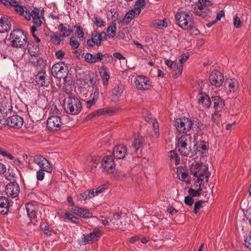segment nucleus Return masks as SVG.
<instances>
[{"mask_svg":"<svg viewBox=\"0 0 251 251\" xmlns=\"http://www.w3.org/2000/svg\"><path fill=\"white\" fill-rule=\"evenodd\" d=\"M11 28L10 22L6 18L0 19V33H4L10 30Z\"/></svg>","mask_w":251,"mask_h":251,"instance_id":"nucleus-30","label":"nucleus"},{"mask_svg":"<svg viewBox=\"0 0 251 251\" xmlns=\"http://www.w3.org/2000/svg\"><path fill=\"white\" fill-rule=\"evenodd\" d=\"M27 37L24 32L19 29L13 30L10 33L9 41L13 48H24L27 44Z\"/></svg>","mask_w":251,"mask_h":251,"instance_id":"nucleus-4","label":"nucleus"},{"mask_svg":"<svg viewBox=\"0 0 251 251\" xmlns=\"http://www.w3.org/2000/svg\"><path fill=\"white\" fill-rule=\"evenodd\" d=\"M144 138L139 134H135L134 140L132 143V147L134 149V151L136 152L138 150L141 148L144 145Z\"/></svg>","mask_w":251,"mask_h":251,"instance_id":"nucleus-27","label":"nucleus"},{"mask_svg":"<svg viewBox=\"0 0 251 251\" xmlns=\"http://www.w3.org/2000/svg\"><path fill=\"white\" fill-rule=\"evenodd\" d=\"M121 216L119 213H115L110 220V223L114 226H120L122 225Z\"/></svg>","mask_w":251,"mask_h":251,"instance_id":"nucleus-37","label":"nucleus"},{"mask_svg":"<svg viewBox=\"0 0 251 251\" xmlns=\"http://www.w3.org/2000/svg\"><path fill=\"white\" fill-rule=\"evenodd\" d=\"M102 57L103 55L100 52H99L95 55L87 53L84 56V60L86 62L92 64L101 61Z\"/></svg>","mask_w":251,"mask_h":251,"instance_id":"nucleus-26","label":"nucleus"},{"mask_svg":"<svg viewBox=\"0 0 251 251\" xmlns=\"http://www.w3.org/2000/svg\"><path fill=\"white\" fill-rule=\"evenodd\" d=\"M194 122L191 119L182 117L175 121V126L176 130L179 133H186L192 127Z\"/></svg>","mask_w":251,"mask_h":251,"instance_id":"nucleus-6","label":"nucleus"},{"mask_svg":"<svg viewBox=\"0 0 251 251\" xmlns=\"http://www.w3.org/2000/svg\"><path fill=\"white\" fill-rule=\"evenodd\" d=\"M146 2L145 0H138L136 1L134 8L141 10V8H144L146 6Z\"/></svg>","mask_w":251,"mask_h":251,"instance_id":"nucleus-45","label":"nucleus"},{"mask_svg":"<svg viewBox=\"0 0 251 251\" xmlns=\"http://www.w3.org/2000/svg\"><path fill=\"white\" fill-rule=\"evenodd\" d=\"M10 7H14V10L21 16L25 17V11H28L26 8H24L23 6L19 5L15 0H12V4Z\"/></svg>","mask_w":251,"mask_h":251,"instance_id":"nucleus-32","label":"nucleus"},{"mask_svg":"<svg viewBox=\"0 0 251 251\" xmlns=\"http://www.w3.org/2000/svg\"><path fill=\"white\" fill-rule=\"evenodd\" d=\"M44 12L42 10H40L37 8H34V9L30 12L29 10L25 11V18L27 20H30L32 17L33 18H43Z\"/></svg>","mask_w":251,"mask_h":251,"instance_id":"nucleus-22","label":"nucleus"},{"mask_svg":"<svg viewBox=\"0 0 251 251\" xmlns=\"http://www.w3.org/2000/svg\"><path fill=\"white\" fill-rule=\"evenodd\" d=\"M226 91L227 94L235 92L239 87V82L235 78L226 79L224 82Z\"/></svg>","mask_w":251,"mask_h":251,"instance_id":"nucleus-17","label":"nucleus"},{"mask_svg":"<svg viewBox=\"0 0 251 251\" xmlns=\"http://www.w3.org/2000/svg\"><path fill=\"white\" fill-rule=\"evenodd\" d=\"M127 154L126 147L123 145L115 146L113 150V157L117 159H123Z\"/></svg>","mask_w":251,"mask_h":251,"instance_id":"nucleus-19","label":"nucleus"},{"mask_svg":"<svg viewBox=\"0 0 251 251\" xmlns=\"http://www.w3.org/2000/svg\"><path fill=\"white\" fill-rule=\"evenodd\" d=\"M152 24L155 27L159 29H163L168 26L167 20L165 19L162 20H156L153 22Z\"/></svg>","mask_w":251,"mask_h":251,"instance_id":"nucleus-36","label":"nucleus"},{"mask_svg":"<svg viewBox=\"0 0 251 251\" xmlns=\"http://www.w3.org/2000/svg\"><path fill=\"white\" fill-rule=\"evenodd\" d=\"M51 74L54 77L58 79L63 78L64 81L67 78L66 69L64 67V64L62 63L55 64L51 68Z\"/></svg>","mask_w":251,"mask_h":251,"instance_id":"nucleus-8","label":"nucleus"},{"mask_svg":"<svg viewBox=\"0 0 251 251\" xmlns=\"http://www.w3.org/2000/svg\"><path fill=\"white\" fill-rule=\"evenodd\" d=\"M52 171V168H50V170L47 169H40L36 172V177L38 180L42 181L44 179L45 177V172L47 173H51Z\"/></svg>","mask_w":251,"mask_h":251,"instance_id":"nucleus-40","label":"nucleus"},{"mask_svg":"<svg viewBox=\"0 0 251 251\" xmlns=\"http://www.w3.org/2000/svg\"><path fill=\"white\" fill-rule=\"evenodd\" d=\"M212 100L213 101V107L215 109V111L218 112H221L225 106L224 100L219 96H213Z\"/></svg>","mask_w":251,"mask_h":251,"instance_id":"nucleus-25","label":"nucleus"},{"mask_svg":"<svg viewBox=\"0 0 251 251\" xmlns=\"http://www.w3.org/2000/svg\"><path fill=\"white\" fill-rule=\"evenodd\" d=\"M58 30L61 33V35L63 37L69 36L72 32L70 25L67 24H61L59 25Z\"/></svg>","mask_w":251,"mask_h":251,"instance_id":"nucleus-31","label":"nucleus"},{"mask_svg":"<svg viewBox=\"0 0 251 251\" xmlns=\"http://www.w3.org/2000/svg\"><path fill=\"white\" fill-rule=\"evenodd\" d=\"M64 53L62 50H58L55 52V56L57 58L61 59H62L64 56Z\"/></svg>","mask_w":251,"mask_h":251,"instance_id":"nucleus-63","label":"nucleus"},{"mask_svg":"<svg viewBox=\"0 0 251 251\" xmlns=\"http://www.w3.org/2000/svg\"><path fill=\"white\" fill-rule=\"evenodd\" d=\"M5 193L8 197L16 198L20 193V187L16 182L8 183L5 187Z\"/></svg>","mask_w":251,"mask_h":251,"instance_id":"nucleus-14","label":"nucleus"},{"mask_svg":"<svg viewBox=\"0 0 251 251\" xmlns=\"http://www.w3.org/2000/svg\"><path fill=\"white\" fill-rule=\"evenodd\" d=\"M224 77L222 74L215 70L211 72L209 76V81L211 85L216 87L220 86L224 82Z\"/></svg>","mask_w":251,"mask_h":251,"instance_id":"nucleus-12","label":"nucleus"},{"mask_svg":"<svg viewBox=\"0 0 251 251\" xmlns=\"http://www.w3.org/2000/svg\"><path fill=\"white\" fill-rule=\"evenodd\" d=\"M99 97V90L98 88L96 87L93 93L91 94L89 99L85 100V106L87 108L90 109L93 106H94L97 101L98 100Z\"/></svg>","mask_w":251,"mask_h":251,"instance_id":"nucleus-20","label":"nucleus"},{"mask_svg":"<svg viewBox=\"0 0 251 251\" xmlns=\"http://www.w3.org/2000/svg\"><path fill=\"white\" fill-rule=\"evenodd\" d=\"M117 27L115 25H111L107 28V32L109 37H114L116 35Z\"/></svg>","mask_w":251,"mask_h":251,"instance_id":"nucleus-43","label":"nucleus"},{"mask_svg":"<svg viewBox=\"0 0 251 251\" xmlns=\"http://www.w3.org/2000/svg\"><path fill=\"white\" fill-rule=\"evenodd\" d=\"M58 214H60L62 217L64 218V219H68L74 223H76L78 221V218L74 216L72 214L64 213L63 212H61Z\"/></svg>","mask_w":251,"mask_h":251,"instance_id":"nucleus-38","label":"nucleus"},{"mask_svg":"<svg viewBox=\"0 0 251 251\" xmlns=\"http://www.w3.org/2000/svg\"><path fill=\"white\" fill-rule=\"evenodd\" d=\"M134 83L136 88L142 90H148L151 86V83L149 78L143 75L137 76Z\"/></svg>","mask_w":251,"mask_h":251,"instance_id":"nucleus-10","label":"nucleus"},{"mask_svg":"<svg viewBox=\"0 0 251 251\" xmlns=\"http://www.w3.org/2000/svg\"><path fill=\"white\" fill-rule=\"evenodd\" d=\"M207 169L208 167L206 165L194 161L190 166V173L197 178V182L204 181L207 182L210 176Z\"/></svg>","mask_w":251,"mask_h":251,"instance_id":"nucleus-3","label":"nucleus"},{"mask_svg":"<svg viewBox=\"0 0 251 251\" xmlns=\"http://www.w3.org/2000/svg\"><path fill=\"white\" fill-rule=\"evenodd\" d=\"M75 28H76V33L77 35L78 38H82L84 36V32L80 26L75 25Z\"/></svg>","mask_w":251,"mask_h":251,"instance_id":"nucleus-55","label":"nucleus"},{"mask_svg":"<svg viewBox=\"0 0 251 251\" xmlns=\"http://www.w3.org/2000/svg\"><path fill=\"white\" fill-rule=\"evenodd\" d=\"M100 75L102 80L103 85L106 86L110 78L109 74L106 68L104 67L101 68Z\"/></svg>","mask_w":251,"mask_h":251,"instance_id":"nucleus-35","label":"nucleus"},{"mask_svg":"<svg viewBox=\"0 0 251 251\" xmlns=\"http://www.w3.org/2000/svg\"><path fill=\"white\" fill-rule=\"evenodd\" d=\"M52 42L56 45L60 44V41L62 40L60 37L55 34H52L50 35Z\"/></svg>","mask_w":251,"mask_h":251,"instance_id":"nucleus-47","label":"nucleus"},{"mask_svg":"<svg viewBox=\"0 0 251 251\" xmlns=\"http://www.w3.org/2000/svg\"><path fill=\"white\" fill-rule=\"evenodd\" d=\"M42 18H33L32 19L33 22L34 24V25L40 27L41 26L42 24V22L41 20Z\"/></svg>","mask_w":251,"mask_h":251,"instance_id":"nucleus-60","label":"nucleus"},{"mask_svg":"<svg viewBox=\"0 0 251 251\" xmlns=\"http://www.w3.org/2000/svg\"><path fill=\"white\" fill-rule=\"evenodd\" d=\"M33 161L39 166L40 169L50 170V168H52L49 161L43 156L40 155H34Z\"/></svg>","mask_w":251,"mask_h":251,"instance_id":"nucleus-15","label":"nucleus"},{"mask_svg":"<svg viewBox=\"0 0 251 251\" xmlns=\"http://www.w3.org/2000/svg\"><path fill=\"white\" fill-rule=\"evenodd\" d=\"M245 247L250 251H251V234L247 236L244 240Z\"/></svg>","mask_w":251,"mask_h":251,"instance_id":"nucleus-46","label":"nucleus"},{"mask_svg":"<svg viewBox=\"0 0 251 251\" xmlns=\"http://www.w3.org/2000/svg\"><path fill=\"white\" fill-rule=\"evenodd\" d=\"M70 44L72 48L74 49H76L78 48L79 44L77 39L71 38L70 41Z\"/></svg>","mask_w":251,"mask_h":251,"instance_id":"nucleus-49","label":"nucleus"},{"mask_svg":"<svg viewBox=\"0 0 251 251\" xmlns=\"http://www.w3.org/2000/svg\"><path fill=\"white\" fill-rule=\"evenodd\" d=\"M201 190V189L196 190L191 188L189 189L188 193L192 197H197L200 195Z\"/></svg>","mask_w":251,"mask_h":251,"instance_id":"nucleus-52","label":"nucleus"},{"mask_svg":"<svg viewBox=\"0 0 251 251\" xmlns=\"http://www.w3.org/2000/svg\"><path fill=\"white\" fill-rule=\"evenodd\" d=\"M194 122V124H193V126L192 128H195V130L198 133L199 131H201L202 129V125L201 123L197 121H193Z\"/></svg>","mask_w":251,"mask_h":251,"instance_id":"nucleus-48","label":"nucleus"},{"mask_svg":"<svg viewBox=\"0 0 251 251\" xmlns=\"http://www.w3.org/2000/svg\"><path fill=\"white\" fill-rule=\"evenodd\" d=\"M9 208L8 200L4 197H0V214H7Z\"/></svg>","mask_w":251,"mask_h":251,"instance_id":"nucleus-29","label":"nucleus"},{"mask_svg":"<svg viewBox=\"0 0 251 251\" xmlns=\"http://www.w3.org/2000/svg\"><path fill=\"white\" fill-rule=\"evenodd\" d=\"M219 113V112L215 111L212 114L211 119L214 123H218L220 121L221 115Z\"/></svg>","mask_w":251,"mask_h":251,"instance_id":"nucleus-53","label":"nucleus"},{"mask_svg":"<svg viewBox=\"0 0 251 251\" xmlns=\"http://www.w3.org/2000/svg\"><path fill=\"white\" fill-rule=\"evenodd\" d=\"M92 39L95 41V45L98 46H99L101 44V39L100 38V36L99 33L97 31H94L92 33Z\"/></svg>","mask_w":251,"mask_h":251,"instance_id":"nucleus-41","label":"nucleus"},{"mask_svg":"<svg viewBox=\"0 0 251 251\" xmlns=\"http://www.w3.org/2000/svg\"><path fill=\"white\" fill-rule=\"evenodd\" d=\"M189 58V56L186 55L185 54H183L180 56V57L179 59V62L180 64H182L184 62H185Z\"/></svg>","mask_w":251,"mask_h":251,"instance_id":"nucleus-62","label":"nucleus"},{"mask_svg":"<svg viewBox=\"0 0 251 251\" xmlns=\"http://www.w3.org/2000/svg\"><path fill=\"white\" fill-rule=\"evenodd\" d=\"M36 79L37 84L41 86L48 87L50 85V78L45 73H39L36 76Z\"/></svg>","mask_w":251,"mask_h":251,"instance_id":"nucleus-24","label":"nucleus"},{"mask_svg":"<svg viewBox=\"0 0 251 251\" xmlns=\"http://www.w3.org/2000/svg\"><path fill=\"white\" fill-rule=\"evenodd\" d=\"M202 201H198L195 203L194 205V212L197 213L198 210L200 209L202 206Z\"/></svg>","mask_w":251,"mask_h":251,"instance_id":"nucleus-61","label":"nucleus"},{"mask_svg":"<svg viewBox=\"0 0 251 251\" xmlns=\"http://www.w3.org/2000/svg\"><path fill=\"white\" fill-rule=\"evenodd\" d=\"M152 126L154 129V132L155 135L156 137H158L159 135V128H158V124L156 121V120H155V121H153L152 123Z\"/></svg>","mask_w":251,"mask_h":251,"instance_id":"nucleus-51","label":"nucleus"},{"mask_svg":"<svg viewBox=\"0 0 251 251\" xmlns=\"http://www.w3.org/2000/svg\"><path fill=\"white\" fill-rule=\"evenodd\" d=\"M27 49L29 53L32 57H38L39 50L36 46H34L32 43H27Z\"/></svg>","mask_w":251,"mask_h":251,"instance_id":"nucleus-33","label":"nucleus"},{"mask_svg":"<svg viewBox=\"0 0 251 251\" xmlns=\"http://www.w3.org/2000/svg\"><path fill=\"white\" fill-rule=\"evenodd\" d=\"M141 12V10H138L134 8L132 9L126 14L122 22L125 25H128L135 17L138 16L140 14Z\"/></svg>","mask_w":251,"mask_h":251,"instance_id":"nucleus-21","label":"nucleus"},{"mask_svg":"<svg viewBox=\"0 0 251 251\" xmlns=\"http://www.w3.org/2000/svg\"><path fill=\"white\" fill-rule=\"evenodd\" d=\"M25 208L28 217L37 221L40 217V213L37 210L36 206L32 202H28L25 204Z\"/></svg>","mask_w":251,"mask_h":251,"instance_id":"nucleus-18","label":"nucleus"},{"mask_svg":"<svg viewBox=\"0 0 251 251\" xmlns=\"http://www.w3.org/2000/svg\"><path fill=\"white\" fill-rule=\"evenodd\" d=\"M64 109L67 113L77 115L82 109L81 101L77 98L69 96L64 100Z\"/></svg>","mask_w":251,"mask_h":251,"instance_id":"nucleus-5","label":"nucleus"},{"mask_svg":"<svg viewBox=\"0 0 251 251\" xmlns=\"http://www.w3.org/2000/svg\"><path fill=\"white\" fill-rule=\"evenodd\" d=\"M175 20L176 24L182 29L187 30L195 29L192 33L195 35L199 32L196 29V24L193 18L188 13L184 11L177 12L175 15Z\"/></svg>","mask_w":251,"mask_h":251,"instance_id":"nucleus-2","label":"nucleus"},{"mask_svg":"<svg viewBox=\"0 0 251 251\" xmlns=\"http://www.w3.org/2000/svg\"><path fill=\"white\" fill-rule=\"evenodd\" d=\"M177 176L181 181H184L186 183H190V177L183 169H180L177 171Z\"/></svg>","mask_w":251,"mask_h":251,"instance_id":"nucleus-34","label":"nucleus"},{"mask_svg":"<svg viewBox=\"0 0 251 251\" xmlns=\"http://www.w3.org/2000/svg\"><path fill=\"white\" fill-rule=\"evenodd\" d=\"M79 210L78 216L84 218H89L92 217V213L89 211L87 209L81 208Z\"/></svg>","mask_w":251,"mask_h":251,"instance_id":"nucleus-42","label":"nucleus"},{"mask_svg":"<svg viewBox=\"0 0 251 251\" xmlns=\"http://www.w3.org/2000/svg\"><path fill=\"white\" fill-rule=\"evenodd\" d=\"M184 202L187 205L191 206L193 202V200L192 197L190 196H186L185 197Z\"/></svg>","mask_w":251,"mask_h":251,"instance_id":"nucleus-59","label":"nucleus"},{"mask_svg":"<svg viewBox=\"0 0 251 251\" xmlns=\"http://www.w3.org/2000/svg\"><path fill=\"white\" fill-rule=\"evenodd\" d=\"M24 120L22 117L17 115H13L7 118L5 124L12 127L20 128L23 125Z\"/></svg>","mask_w":251,"mask_h":251,"instance_id":"nucleus-11","label":"nucleus"},{"mask_svg":"<svg viewBox=\"0 0 251 251\" xmlns=\"http://www.w3.org/2000/svg\"><path fill=\"white\" fill-rule=\"evenodd\" d=\"M170 157L171 159H175V164H177L179 163V159L177 154L174 151H170Z\"/></svg>","mask_w":251,"mask_h":251,"instance_id":"nucleus-54","label":"nucleus"},{"mask_svg":"<svg viewBox=\"0 0 251 251\" xmlns=\"http://www.w3.org/2000/svg\"><path fill=\"white\" fill-rule=\"evenodd\" d=\"M101 166L103 170L108 173H112L115 170V164L112 156L104 157L101 161Z\"/></svg>","mask_w":251,"mask_h":251,"instance_id":"nucleus-13","label":"nucleus"},{"mask_svg":"<svg viewBox=\"0 0 251 251\" xmlns=\"http://www.w3.org/2000/svg\"><path fill=\"white\" fill-rule=\"evenodd\" d=\"M101 235V231L98 228L94 229L93 232L86 235H83L82 241L85 244H90L98 240Z\"/></svg>","mask_w":251,"mask_h":251,"instance_id":"nucleus-16","label":"nucleus"},{"mask_svg":"<svg viewBox=\"0 0 251 251\" xmlns=\"http://www.w3.org/2000/svg\"><path fill=\"white\" fill-rule=\"evenodd\" d=\"M197 144L190 134H183L176 142V149L183 156L192 157L197 153Z\"/></svg>","mask_w":251,"mask_h":251,"instance_id":"nucleus-1","label":"nucleus"},{"mask_svg":"<svg viewBox=\"0 0 251 251\" xmlns=\"http://www.w3.org/2000/svg\"><path fill=\"white\" fill-rule=\"evenodd\" d=\"M200 5L194 9V11L197 15L205 18L206 16L210 14L208 6L212 5V2L209 0H199Z\"/></svg>","mask_w":251,"mask_h":251,"instance_id":"nucleus-7","label":"nucleus"},{"mask_svg":"<svg viewBox=\"0 0 251 251\" xmlns=\"http://www.w3.org/2000/svg\"><path fill=\"white\" fill-rule=\"evenodd\" d=\"M89 193H88V191H85L82 193H81L79 196L78 197V199L81 201H85L87 199H89Z\"/></svg>","mask_w":251,"mask_h":251,"instance_id":"nucleus-56","label":"nucleus"},{"mask_svg":"<svg viewBox=\"0 0 251 251\" xmlns=\"http://www.w3.org/2000/svg\"><path fill=\"white\" fill-rule=\"evenodd\" d=\"M182 69H183L182 65L179 64V65H177V72L173 75V77L175 78L179 77L181 75V74L182 72Z\"/></svg>","mask_w":251,"mask_h":251,"instance_id":"nucleus-50","label":"nucleus"},{"mask_svg":"<svg viewBox=\"0 0 251 251\" xmlns=\"http://www.w3.org/2000/svg\"><path fill=\"white\" fill-rule=\"evenodd\" d=\"M145 120L148 123H152L153 121H155L156 120L155 118L153 117V116L149 113H148L146 115L144 116Z\"/></svg>","mask_w":251,"mask_h":251,"instance_id":"nucleus-58","label":"nucleus"},{"mask_svg":"<svg viewBox=\"0 0 251 251\" xmlns=\"http://www.w3.org/2000/svg\"><path fill=\"white\" fill-rule=\"evenodd\" d=\"M0 154L3 156L6 157L7 158L10 160H15V161H17L20 163V161L18 159H15V157L10 153L8 152L5 149H2L0 147Z\"/></svg>","mask_w":251,"mask_h":251,"instance_id":"nucleus-39","label":"nucleus"},{"mask_svg":"<svg viewBox=\"0 0 251 251\" xmlns=\"http://www.w3.org/2000/svg\"><path fill=\"white\" fill-rule=\"evenodd\" d=\"M241 24V21L237 16L234 18V25L236 27H239Z\"/></svg>","mask_w":251,"mask_h":251,"instance_id":"nucleus-64","label":"nucleus"},{"mask_svg":"<svg viewBox=\"0 0 251 251\" xmlns=\"http://www.w3.org/2000/svg\"><path fill=\"white\" fill-rule=\"evenodd\" d=\"M107 187V184H104L100 187H98L95 190V194L98 195L102 193Z\"/></svg>","mask_w":251,"mask_h":251,"instance_id":"nucleus-57","label":"nucleus"},{"mask_svg":"<svg viewBox=\"0 0 251 251\" xmlns=\"http://www.w3.org/2000/svg\"><path fill=\"white\" fill-rule=\"evenodd\" d=\"M93 21L99 27H101L105 25V22L101 18L98 16H95Z\"/></svg>","mask_w":251,"mask_h":251,"instance_id":"nucleus-44","label":"nucleus"},{"mask_svg":"<svg viewBox=\"0 0 251 251\" xmlns=\"http://www.w3.org/2000/svg\"><path fill=\"white\" fill-rule=\"evenodd\" d=\"M47 124L49 130L57 131L60 129L63 123L60 117L51 116L48 118Z\"/></svg>","mask_w":251,"mask_h":251,"instance_id":"nucleus-9","label":"nucleus"},{"mask_svg":"<svg viewBox=\"0 0 251 251\" xmlns=\"http://www.w3.org/2000/svg\"><path fill=\"white\" fill-rule=\"evenodd\" d=\"M198 103L201 104L206 108H209L211 105V101L208 95L202 93L199 94Z\"/></svg>","mask_w":251,"mask_h":251,"instance_id":"nucleus-28","label":"nucleus"},{"mask_svg":"<svg viewBox=\"0 0 251 251\" xmlns=\"http://www.w3.org/2000/svg\"><path fill=\"white\" fill-rule=\"evenodd\" d=\"M125 90L124 86L122 84L115 85L112 91V99L113 101L119 100Z\"/></svg>","mask_w":251,"mask_h":251,"instance_id":"nucleus-23","label":"nucleus"}]
</instances>
